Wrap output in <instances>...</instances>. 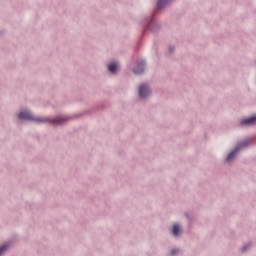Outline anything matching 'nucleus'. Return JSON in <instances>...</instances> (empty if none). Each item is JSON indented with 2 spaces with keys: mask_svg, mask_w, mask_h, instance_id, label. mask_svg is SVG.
Returning a JSON list of instances; mask_svg holds the SVG:
<instances>
[{
  "mask_svg": "<svg viewBox=\"0 0 256 256\" xmlns=\"http://www.w3.org/2000/svg\"><path fill=\"white\" fill-rule=\"evenodd\" d=\"M19 119L20 120H26V121H33V122H36V123H48V122H50V120L48 118L36 117L33 114H31V112H28V111L20 112Z\"/></svg>",
  "mask_w": 256,
  "mask_h": 256,
  "instance_id": "1",
  "label": "nucleus"
},
{
  "mask_svg": "<svg viewBox=\"0 0 256 256\" xmlns=\"http://www.w3.org/2000/svg\"><path fill=\"white\" fill-rule=\"evenodd\" d=\"M249 145V140H245V142L239 144L238 146L235 147V149L230 152L226 158L227 162H231L234 158L235 155L242 149L245 148Z\"/></svg>",
  "mask_w": 256,
  "mask_h": 256,
  "instance_id": "2",
  "label": "nucleus"
},
{
  "mask_svg": "<svg viewBox=\"0 0 256 256\" xmlns=\"http://www.w3.org/2000/svg\"><path fill=\"white\" fill-rule=\"evenodd\" d=\"M151 94V90L148 85H141L139 88V96L142 99L147 98Z\"/></svg>",
  "mask_w": 256,
  "mask_h": 256,
  "instance_id": "3",
  "label": "nucleus"
},
{
  "mask_svg": "<svg viewBox=\"0 0 256 256\" xmlns=\"http://www.w3.org/2000/svg\"><path fill=\"white\" fill-rule=\"evenodd\" d=\"M144 66H145L144 60H142L141 62H138L136 68L134 69V74L141 75V73H144Z\"/></svg>",
  "mask_w": 256,
  "mask_h": 256,
  "instance_id": "4",
  "label": "nucleus"
},
{
  "mask_svg": "<svg viewBox=\"0 0 256 256\" xmlns=\"http://www.w3.org/2000/svg\"><path fill=\"white\" fill-rule=\"evenodd\" d=\"M256 122V116H252L250 118H247V119H243L241 121V125H246V126H249V125H254Z\"/></svg>",
  "mask_w": 256,
  "mask_h": 256,
  "instance_id": "5",
  "label": "nucleus"
},
{
  "mask_svg": "<svg viewBox=\"0 0 256 256\" xmlns=\"http://www.w3.org/2000/svg\"><path fill=\"white\" fill-rule=\"evenodd\" d=\"M66 120L67 119L65 117L58 116L52 122H53L54 125H62L66 122Z\"/></svg>",
  "mask_w": 256,
  "mask_h": 256,
  "instance_id": "6",
  "label": "nucleus"
},
{
  "mask_svg": "<svg viewBox=\"0 0 256 256\" xmlns=\"http://www.w3.org/2000/svg\"><path fill=\"white\" fill-rule=\"evenodd\" d=\"M119 68V64L117 62H112L109 64L108 69L111 73H116Z\"/></svg>",
  "mask_w": 256,
  "mask_h": 256,
  "instance_id": "7",
  "label": "nucleus"
},
{
  "mask_svg": "<svg viewBox=\"0 0 256 256\" xmlns=\"http://www.w3.org/2000/svg\"><path fill=\"white\" fill-rule=\"evenodd\" d=\"M172 233H173V235H174L175 237H177V235H179V233H180V227H179L178 224H174V225H173V231H172Z\"/></svg>",
  "mask_w": 256,
  "mask_h": 256,
  "instance_id": "8",
  "label": "nucleus"
},
{
  "mask_svg": "<svg viewBox=\"0 0 256 256\" xmlns=\"http://www.w3.org/2000/svg\"><path fill=\"white\" fill-rule=\"evenodd\" d=\"M167 3H169V0H160L158 2V8L159 9L163 8Z\"/></svg>",
  "mask_w": 256,
  "mask_h": 256,
  "instance_id": "9",
  "label": "nucleus"
},
{
  "mask_svg": "<svg viewBox=\"0 0 256 256\" xmlns=\"http://www.w3.org/2000/svg\"><path fill=\"white\" fill-rule=\"evenodd\" d=\"M178 252H179L178 249H173V250L171 251V255H172V256H175Z\"/></svg>",
  "mask_w": 256,
  "mask_h": 256,
  "instance_id": "10",
  "label": "nucleus"
},
{
  "mask_svg": "<svg viewBox=\"0 0 256 256\" xmlns=\"http://www.w3.org/2000/svg\"><path fill=\"white\" fill-rule=\"evenodd\" d=\"M7 249V247L5 245L1 246V252H4Z\"/></svg>",
  "mask_w": 256,
  "mask_h": 256,
  "instance_id": "11",
  "label": "nucleus"
},
{
  "mask_svg": "<svg viewBox=\"0 0 256 256\" xmlns=\"http://www.w3.org/2000/svg\"><path fill=\"white\" fill-rule=\"evenodd\" d=\"M246 250V248H243V251H245Z\"/></svg>",
  "mask_w": 256,
  "mask_h": 256,
  "instance_id": "12",
  "label": "nucleus"
}]
</instances>
